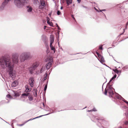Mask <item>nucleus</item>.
I'll return each mask as SVG.
<instances>
[{
  "mask_svg": "<svg viewBox=\"0 0 128 128\" xmlns=\"http://www.w3.org/2000/svg\"><path fill=\"white\" fill-rule=\"evenodd\" d=\"M27 11L28 12H31L32 10V7L30 6H26Z\"/></svg>",
  "mask_w": 128,
  "mask_h": 128,
  "instance_id": "nucleus-15",
  "label": "nucleus"
},
{
  "mask_svg": "<svg viewBox=\"0 0 128 128\" xmlns=\"http://www.w3.org/2000/svg\"><path fill=\"white\" fill-rule=\"evenodd\" d=\"M39 118V116H37V117H36V118H34V119H36V118Z\"/></svg>",
  "mask_w": 128,
  "mask_h": 128,
  "instance_id": "nucleus-42",
  "label": "nucleus"
},
{
  "mask_svg": "<svg viewBox=\"0 0 128 128\" xmlns=\"http://www.w3.org/2000/svg\"><path fill=\"white\" fill-rule=\"evenodd\" d=\"M42 70H43V67H42V68L40 70V72L41 73H42Z\"/></svg>",
  "mask_w": 128,
  "mask_h": 128,
  "instance_id": "nucleus-35",
  "label": "nucleus"
},
{
  "mask_svg": "<svg viewBox=\"0 0 128 128\" xmlns=\"http://www.w3.org/2000/svg\"><path fill=\"white\" fill-rule=\"evenodd\" d=\"M42 39L44 42L45 46H46L47 48V53L48 54L47 51L48 50V41H47V37H46L45 35L43 34L42 36Z\"/></svg>",
  "mask_w": 128,
  "mask_h": 128,
  "instance_id": "nucleus-5",
  "label": "nucleus"
},
{
  "mask_svg": "<svg viewBox=\"0 0 128 128\" xmlns=\"http://www.w3.org/2000/svg\"><path fill=\"white\" fill-rule=\"evenodd\" d=\"M99 59L100 60V62H104V60L103 57L101 56H100L99 57Z\"/></svg>",
  "mask_w": 128,
  "mask_h": 128,
  "instance_id": "nucleus-16",
  "label": "nucleus"
},
{
  "mask_svg": "<svg viewBox=\"0 0 128 128\" xmlns=\"http://www.w3.org/2000/svg\"><path fill=\"white\" fill-rule=\"evenodd\" d=\"M48 63H47L46 65V68L48 70Z\"/></svg>",
  "mask_w": 128,
  "mask_h": 128,
  "instance_id": "nucleus-33",
  "label": "nucleus"
},
{
  "mask_svg": "<svg viewBox=\"0 0 128 128\" xmlns=\"http://www.w3.org/2000/svg\"><path fill=\"white\" fill-rule=\"evenodd\" d=\"M48 25H49L50 26L53 27L54 25L53 23L51 22H50L48 20Z\"/></svg>",
  "mask_w": 128,
  "mask_h": 128,
  "instance_id": "nucleus-20",
  "label": "nucleus"
},
{
  "mask_svg": "<svg viewBox=\"0 0 128 128\" xmlns=\"http://www.w3.org/2000/svg\"><path fill=\"white\" fill-rule=\"evenodd\" d=\"M29 52H24L22 53L20 56V60L21 62H24L29 58Z\"/></svg>",
  "mask_w": 128,
  "mask_h": 128,
  "instance_id": "nucleus-2",
  "label": "nucleus"
},
{
  "mask_svg": "<svg viewBox=\"0 0 128 128\" xmlns=\"http://www.w3.org/2000/svg\"><path fill=\"white\" fill-rule=\"evenodd\" d=\"M96 54L98 55V57H100V56H101V55H100V54H99L97 52H96Z\"/></svg>",
  "mask_w": 128,
  "mask_h": 128,
  "instance_id": "nucleus-31",
  "label": "nucleus"
},
{
  "mask_svg": "<svg viewBox=\"0 0 128 128\" xmlns=\"http://www.w3.org/2000/svg\"><path fill=\"white\" fill-rule=\"evenodd\" d=\"M128 123V122H126L125 123V124H126Z\"/></svg>",
  "mask_w": 128,
  "mask_h": 128,
  "instance_id": "nucleus-50",
  "label": "nucleus"
},
{
  "mask_svg": "<svg viewBox=\"0 0 128 128\" xmlns=\"http://www.w3.org/2000/svg\"><path fill=\"white\" fill-rule=\"evenodd\" d=\"M48 76V74L47 72H46L45 74L44 75V78L43 81L46 80Z\"/></svg>",
  "mask_w": 128,
  "mask_h": 128,
  "instance_id": "nucleus-17",
  "label": "nucleus"
},
{
  "mask_svg": "<svg viewBox=\"0 0 128 128\" xmlns=\"http://www.w3.org/2000/svg\"><path fill=\"white\" fill-rule=\"evenodd\" d=\"M6 97L9 98H11V96L10 94H8L6 96Z\"/></svg>",
  "mask_w": 128,
  "mask_h": 128,
  "instance_id": "nucleus-25",
  "label": "nucleus"
},
{
  "mask_svg": "<svg viewBox=\"0 0 128 128\" xmlns=\"http://www.w3.org/2000/svg\"><path fill=\"white\" fill-rule=\"evenodd\" d=\"M25 88H26L25 90L26 92H30L32 90V88H28V85H26L25 86Z\"/></svg>",
  "mask_w": 128,
  "mask_h": 128,
  "instance_id": "nucleus-14",
  "label": "nucleus"
},
{
  "mask_svg": "<svg viewBox=\"0 0 128 128\" xmlns=\"http://www.w3.org/2000/svg\"><path fill=\"white\" fill-rule=\"evenodd\" d=\"M2 120H4V121H5L4 120H3L2 118H0Z\"/></svg>",
  "mask_w": 128,
  "mask_h": 128,
  "instance_id": "nucleus-52",
  "label": "nucleus"
},
{
  "mask_svg": "<svg viewBox=\"0 0 128 128\" xmlns=\"http://www.w3.org/2000/svg\"><path fill=\"white\" fill-rule=\"evenodd\" d=\"M113 77L114 78H115L116 77V75H114Z\"/></svg>",
  "mask_w": 128,
  "mask_h": 128,
  "instance_id": "nucleus-47",
  "label": "nucleus"
},
{
  "mask_svg": "<svg viewBox=\"0 0 128 128\" xmlns=\"http://www.w3.org/2000/svg\"><path fill=\"white\" fill-rule=\"evenodd\" d=\"M53 62V59L52 57H50L48 59V65L49 68L51 66Z\"/></svg>",
  "mask_w": 128,
  "mask_h": 128,
  "instance_id": "nucleus-10",
  "label": "nucleus"
},
{
  "mask_svg": "<svg viewBox=\"0 0 128 128\" xmlns=\"http://www.w3.org/2000/svg\"><path fill=\"white\" fill-rule=\"evenodd\" d=\"M43 23L44 24V23H46V21L45 20H44L43 21Z\"/></svg>",
  "mask_w": 128,
  "mask_h": 128,
  "instance_id": "nucleus-43",
  "label": "nucleus"
},
{
  "mask_svg": "<svg viewBox=\"0 0 128 128\" xmlns=\"http://www.w3.org/2000/svg\"><path fill=\"white\" fill-rule=\"evenodd\" d=\"M34 118H32V119L31 118V119H30V120H28L26 122H28L29 121L31 120H34Z\"/></svg>",
  "mask_w": 128,
  "mask_h": 128,
  "instance_id": "nucleus-32",
  "label": "nucleus"
},
{
  "mask_svg": "<svg viewBox=\"0 0 128 128\" xmlns=\"http://www.w3.org/2000/svg\"><path fill=\"white\" fill-rule=\"evenodd\" d=\"M28 99L29 100L31 101L33 100V98L32 96H28Z\"/></svg>",
  "mask_w": 128,
  "mask_h": 128,
  "instance_id": "nucleus-21",
  "label": "nucleus"
},
{
  "mask_svg": "<svg viewBox=\"0 0 128 128\" xmlns=\"http://www.w3.org/2000/svg\"><path fill=\"white\" fill-rule=\"evenodd\" d=\"M24 124H19V126H23Z\"/></svg>",
  "mask_w": 128,
  "mask_h": 128,
  "instance_id": "nucleus-41",
  "label": "nucleus"
},
{
  "mask_svg": "<svg viewBox=\"0 0 128 128\" xmlns=\"http://www.w3.org/2000/svg\"><path fill=\"white\" fill-rule=\"evenodd\" d=\"M48 115V114H45V115H42L40 116H39V118H40V117H42V116H45V115Z\"/></svg>",
  "mask_w": 128,
  "mask_h": 128,
  "instance_id": "nucleus-34",
  "label": "nucleus"
},
{
  "mask_svg": "<svg viewBox=\"0 0 128 128\" xmlns=\"http://www.w3.org/2000/svg\"><path fill=\"white\" fill-rule=\"evenodd\" d=\"M14 94H15L14 95V96H18L17 95V94H16V93H14Z\"/></svg>",
  "mask_w": 128,
  "mask_h": 128,
  "instance_id": "nucleus-44",
  "label": "nucleus"
},
{
  "mask_svg": "<svg viewBox=\"0 0 128 128\" xmlns=\"http://www.w3.org/2000/svg\"><path fill=\"white\" fill-rule=\"evenodd\" d=\"M48 81H47V83H48Z\"/></svg>",
  "mask_w": 128,
  "mask_h": 128,
  "instance_id": "nucleus-56",
  "label": "nucleus"
},
{
  "mask_svg": "<svg viewBox=\"0 0 128 128\" xmlns=\"http://www.w3.org/2000/svg\"><path fill=\"white\" fill-rule=\"evenodd\" d=\"M71 16L72 17V18L74 19V20L75 21H76V20L75 19V18L74 17V15L72 14L71 15Z\"/></svg>",
  "mask_w": 128,
  "mask_h": 128,
  "instance_id": "nucleus-29",
  "label": "nucleus"
},
{
  "mask_svg": "<svg viewBox=\"0 0 128 128\" xmlns=\"http://www.w3.org/2000/svg\"><path fill=\"white\" fill-rule=\"evenodd\" d=\"M99 48L100 50H102V46H100L99 47Z\"/></svg>",
  "mask_w": 128,
  "mask_h": 128,
  "instance_id": "nucleus-39",
  "label": "nucleus"
},
{
  "mask_svg": "<svg viewBox=\"0 0 128 128\" xmlns=\"http://www.w3.org/2000/svg\"><path fill=\"white\" fill-rule=\"evenodd\" d=\"M63 0L64 1V0Z\"/></svg>",
  "mask_w": 128,
  "mask_h": 128,
  "instance_id": "nucleus-58",
  "label": "nucleus"
},
{
  "mask_svg": "<svg viewBox=\"0 0 128 128\" xmlns=\"http://www.w3.org/2000/svg\"><path fill=\"white\" fill-rule=\"evenodd\" d=\"M35 94H34V97H36L37 95V91H35Z\"/></svg>",
  "mask_w": 128,
  "mask_h": 128,
  "instance_id": "nucleus-28",
  "label": "nucleus"
},
{
  "mask_svg": "<svg viewBox=\"0 0 128 128\" xmlns=\"http://www.w3.org/2000/svg\"><path fill=\"white\" fill-rule=\"evenodd\" d=\"M46 21H47V23L48 24V16H47L46 17Z\"/></svg>",
  "mask_w": 128,
  "mask_h": 128,
  "instance_id": "nucleus-36",
  "label": "nucleus"
},
{
  "mask_svg": "<svg viewBox=\"0 0 128 128\" xmlns=\"http://www.w3.org/2000/svg\"><path fill=\"white\" fill-rule=\"evenodd\" d=\"M63 8V7L62 6H61V7H60V9H61V10H62Z\"/></svg>",
  "mask_w": 128,
  "mask_h": 128,
  "instance_id": "nucleus-48",
  "label": "nucleus"
},
{
  "mask_svg": "<svg viewBox=\"0 0 128 128\" xmlns=\"http://www.w3.org/2000/svg\"><path fill=\"white\" fill-rule=\"evenodd\" d=\"M113 77L114 78H115L116 77V75H114Z\"/></svg>",
  "mask_w": 128,
  "mask_h": 128,
  "instance_id": "nucleus-46",
  "label": "nucleus"
},
{
  "mask_svg": "<svg viewBox=\"0 0 128 128\" xmlns=\"http://www.w3.org/2000/svg\"><path fill=\"white\" fill-rule=\"evenodd\" d=\"M94 8H95V9L96 10V8H95V7H94Z\"/></svg>",
  "mask_w": 128,
  "mask_h": 128,
  "instance_id": "nucleus-54",
  "label": "nucleus"
},
{
  "mask_svg": "<svg viewBox=\"0 0 128 128\" xmlns=\"http://www.w3.org/2000/svg\"><path fill=\"white\" fill-rule=\"evenodd\" d=\"M50 44H52L54 40V35L52 34L50 36Z\"/></svg>",
  "mask_w": 128,
  "mask_h": 128,
  "instance_id": "nucleus-13",
  "label": "nucleus"
},
{
  "mask_svg": "<svg viewBox=\"0 0 128 128\" xmlns=\"http://www.w3.org/2000/svg\"><path fill=\"white\" fill-rule=\"evenodd\" d=\"M52 44H50V49L52 51H53L54 53H55L56 51V49L55 47L52 45Z\"/></svg>",
  "mask_w": 128,
  "mask_h": 128,
  "instance_id": "nucleus-11",
  "label": "nucleus"
},
{
  "mask_svg": "<svg viewBox=\"0 0 128 128\" xmlns=\"http://www.w3.org/2000/svg\"><path fill=\"white\" fill-rule=\"evenodd\" d=\"M57 27H58V29H59V28H59V27L58 26V25H57Z\"/></svg>",
  "mask_w": 128,
  "mask_h": 128,
  "instance_id": "nucleus-51",
  "label": "nucleus"
},
{
  "mask_svg": "<svg viewBox=\"0 0 128 128\" xmlns=\"http://www.w3.org/2000/svg\"><path fill=\"white\" fill-rule=\"evenodd\" d=\"M39 65V63L38 62H36L34 63L31 66L28 68V69L31 74H32L33 71L37 68Z\"/></svg>",
  "mask_w": 128,
  "mask_h": 128,
  "instance_id": "nucleus-3",
  "label": "nucleus"
},
{
  "mask_svg": "<svg viewBox=\"0 0 128 128\" xmlns=\"http://www.w3.org/2000/svg\"><path fill=\"white\" fill-rule=\"evenodd\" d=\"M48 60V57H47V58H46V59L45 60V61L46 62H47Z\"/></svg>",
  "mask_w": 128,
  "mask_h": 128,
  "instance_id": "nucleus-38",
  "label": "nucleus"
},
{
  "mask_svg": "<svg viewBox=\"0 0 128 128\" xmlns=\"http://www.w3.org/2000/svg\"><path fill=\"white\" fill-rule=\"evenodd\" d=\"M30 94V93L27 92H26L25 93H24L22 94V96L24 98H25V96L26 97L28 96Z\"/></svg>",
  "mask_w": 128,
  "mask_h": 128,
  "instance_id": "nucleus-12",
  "label": "nucleus"
},
{
  "mask_svg": "<svg viewBox=\"0 0 128 128\" xmlns=\"http://www.w3.org/2000/svg\"><path fill=\"white\" fill-rule=\"evenodd\" d=\"M12 62L11 60V61L13 64H17L19 61L18 58V54L16 53H14L12 54Z\"/></svg>",
  "mask_w": 128,
  "mask_h": 128,
  "instance_id": "nucleus-4",
  "label": "nucleus"
},
{
  "mask_svg": "<svg viewBox=\"0 0 128 128\" xmlns=\"http://www.w3.org/2000/svg\"><path fill=\"white\" fill-rule=\"evenodd\" d=\"M48 27L46 26H44V28L45 30V31H46V32H47V30H48V28L47 29H46V28H48Z\"/></svg>",
  "mask_w": 128,
  "mask_h": 128,
  "instance_id": "nucleus-23",
  "label": "nucleus"
},
{
  "mask_svg": "<svg viewBox=\"0 0 128 128\" xmlns=\"http://www.w3.org/2000/svg\"><path fill=\"white\" fill-rule=\"evenodd\" d=\"M105 10H100V12H102V11H105Z\"/></svg>",
  "mask_w": 128,
  "mask_h": 128,
  "instance_id": "nucleus-49",
  "label": "nucleus"
},
{
  "mask_svg": "<svg viewBox=\"0 0 128 128\" xmlns=\"http://www.w3.org/2000/svg\"><path fill=\"white\" fill-rule=\"evenodd\" d=\"M77 1H78V3H80L81 1V0H77Z\"/></svg>",
  "mask_w": 128,
  "mask_h": 128,
  "instance_id": "nucleus-45",
  "label": "nucleus"
},
{
  "mask_svg": "<svg viewBox=\"0 0 128 128\" xmlns=\"http://www.w3.org/2000/svg\"><path fill=\"white\" fill-rule=\"evenodd\" d=\"M43 105H44V103H43Z\"/></svg>",
  "mask_w": 128,
  "mask_h": 128,
  "instance_id": "nucleus-55",
  "label": "nucleus"
},
{
  "mask_svg": "<svg viewBox=\"0 0 128 128\" xmlns=\"http://www.w3.org/2000/svg\"><path fill=\"white\" fill-rule=\"evenodd\" d=\"M46 6L45 2L44 1L42 0L40 1V4L39 6V8L40 9L43 8Z\"/></svg>",
  "mask_w": 128,
  "mask_h": 128,
  "instance_id": "nucleus-8",
  "label": "nucleus"
},
{
  "mask_svg": "<svg viewBox=\"0 0 128 128\" xmlns=\"http://www.w3.org/2000/svg\"><path fill=\"white\" fill-rule=\"evenodd\" d=\"M108 91V90H107L106 89H105L104 92V94L105 95H106L107 94Z\"/></svg>",
  "mask_w": 128,
  "mask_h": 128,
  "instance_id": "nucleus-26",
  "label": "nucleus"
},
{
  "mask_svg": "<svg viewBox=\"0 0 128 128\" xmlns=\"http://www.w3.org/2000/svg\"><path fill=\"white\" fill-rule=\"evenodd\" d=\"M47 84L45 85L44 87V90L45 92L47 88Z\"/></svg>",
  "mask_w": 128,
  "mask_h": 128,
  "instance_id": "nucleus-24",
  "label": "nucleus"
},
{
  "mask_svg": "<svg viewBox=\"0 0 128 128\" xmlns=\"http://www.w3.org/2000/svg\"><path fill=\"white\" fill-rule=\"evenodd\" d=\"M57 14L58 15H59L61 14V13L59 10H58L57 12Z\"/></svg>",
  "mask_w": 128,
  "mask_h": 128,
  "instance_id": "nucleus-27",
  "label": "nucleus"
},
{
  "mask_svg": "<svg viewBox=\"0 0 128 128\" xmlns=\"http://www.w3.org/2000/svg\"><path fill=\"white\" fill-rule=\"evenodd\" d=\"M29 82L31 87H32L34 83V79L33 77H31L29 78Z\"/></svg>",
  "mask_w": 128,
  "mask_h": 128,
  "instance_id": "nucleus-6",
  "label": "nucleus"
},
{
  "mask_svg": "<svg viewBox=\"0 0 128 128\" xmlns=\"http://www.w3.org/2000/svg\"><path fill=\"white\" fill-rule=\"evenodd\" d=\"M126 115L127 118H128V113L126 114Z\"/></svg>",
  "mask_w": 128,
  "mask_h": 128,
  "instance_id": "nucleus-40",
  "label": "nucleus"
},
{
  "mask_svg": "<svg viewBox=\"0 0 128 128\" xmlns=\"http://www.w3.org/2000/svg\"><path fill=\"white\" fill-rule=\"evenodd\" d=\"M114 89L111 87H110L108 89V92L109 94V96L110 97H112L114 95L113 90Z\"/></svg>",
  "mask_w": 128,
  "mask_h": 128,
  "instance_id": "nucleus-7",
  "label": "nucleus"
},
{
  "mask_svg": "<svg viewBox=\"0 0 128 128\" xmlns=\"http://www.w3.org/2000/svg\"><path fill=\"white\" fill-rule=\"evenodd\" d=\"M124 101V102H125L126 103L128 106V102L126 100H125Z\"/></svg>",
  "mask_w": 128,
  "mask_h": 128,
  "instance_id": "nucleus-37",
  "label": "nucleus"
},
{
  "mask_svg": "<svg viewBox=\"0 0 128 128\" xmlns=\"http://www.w3.org/2000/svg\"><path fill=\"white\" fill-rule=\"evenodd\" d=\"M18 84V82L16 80H15L13 82L11 86L12 88L16 87Z\"/></svg>",
  "mask_w": 128,
  "mask_h": 128,
  "instance_id": "nucleus-9",
  "label": "nucleus"
},
{
  "mask_svg": "<svg viewBox=\"0 0 128 128\" xmlns=\"http://www.w3.org/2000/svg\"><path fill=\"white\" fill-rule=\"evenodd\" d=\"M114 71L116 73L118 74L119 73H120V70H118L117 69H116L114 70Z\"/></svg>",
  "mask_w": 128,
  "mask_h": 128,
  "instance_id": "nucleus-19",
  "label": "nucleus"
},
{
  "mask_svg": "<svg viewBox=\"0 0 128 128\" xmlns=\"http://www.w3.org/2000/svg\"><path fill=\"white\" fill-rule=\"evenodd\" d=\"M66 0V1L67 4L68 5L70 4H71L72 3V0Z\"/></svg>",
  "mask_w": 128,
  "mask_h": 128,
  "instance_id": "nucleus-18",
  "label": "nucleus"
},
{
  "mask_svg": "<svg viewBox=\"0 0 128 128\" xmlns=\"http://www.w3.org/2000/svg\"><path fill=\"white\" fill-rule=\"evenodd\" d=\"M0 118H1L0 117Z\"/></svg>",
  "mask_w": 128,
  "mask_h": 128,
  "instance_id": "nucleus-57",
  "label": "nucleus"
},
{
  "mask_svg": "<svg viewBox=\"0 0 128 128\" xmlns=\"http://www.w3.org/2000/svg\"><path fill=\"white\" fill-rule=\"evenodd\" d=\"M97 110L95 108H94L92 110H88V112H92V111H96Z\"/></svg>",
  "mask_w": 128,
  "mask_h": 128,
  "instance_id": "nucleus-22",
  "label": "nucleus"
},
{
  "mask_svg": "<svg viewBox=\"0 0 128 128\" xmlns=\"http://www.w3.org/2000/svg\"><path fill=\"white\" fill-rule=\"evenodd\" d=\"M114 78L113 77L110 79V81L109 82H111L112 80H113L114 79Z\"/></svg>",
  "mask_w": 128,
  "mask_h": 128,
  "instance_id": "nucleus-30",
  "label": "nucleus"
},
{
  "mask_svg": "<svg viewBox=\"0 0 128 128\" xmlns=\"http://www.w3.org/2000/svg\"><path fill=\"white\" fill-rule=\"evenodd\" d=\"M0 65L4 68H6L8 75L13 80L15 79L16 76V72L14 70V64L10 58L3 57L0 59Z\"/></svg>",
  "mask_w": 128,
  "mask_h": 128,
  "instance_id": "nucleus-1",
  "label": "nucleus"
},
{
  "mask_svg": "<svg viewBox=\"0 0 128 128\" xmlns=\"http://www.w3.org/2000/svg\"><path fill=\"white\" fill-rule=\"evenodd\" d=\"M128 24V23H127V24H126V25H127V24Z\"/></svg>",
  "mask_w": 128,
  "mask_h": 128,
  "instance_id": "nucleus-53",
  "label": "nucleus"
}]
</instances>
